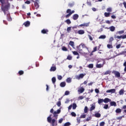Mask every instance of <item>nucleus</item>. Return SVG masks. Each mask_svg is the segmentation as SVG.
<instances>
[{"mask_svg":"<svg viewBox=\"0 0 126 126\" xmlns=\"http://www.w3.org/2000/svg\"><path fill=\"white\" fill-rule=\"evenodd\" d=\"M110 14H111V13H107V12L104 13V16H105V17H109L110 16Z\"/></svg>","mask_w":126,"mask_h":126,"instance_id":"nucleus-28","label":"nucleus"},{"mask_svg":"<svg viewBox=\"0 0 126 126\" xmlns=\"http://www.w3.org/2000/svg\"><path fill=\"white\" fill-rule=\"evenodd\" d=\"M88 67L89 68H93V67H94V65H93V64H90L88 65Z\"/></svg>","mask_w":126,"mask_h":126,"instance_id":"nucleus-42","label":"nucleus"},{"mask_svg":"<svg viewBox=\"0 0 126 126\" xmlns=\"http://www.w3.org/2000/svg\"><path fill=\"white\" fill-rule=\"evenodd\" d=\"M117 33H118V34H124V33H125V31H120L118 32Z\"/></svg>","mask_w":126,"mask_h":126,"instance_id":"nucleus-49","label":"nucleus"},{"mask_svg":"<svg viewBox=\"0 0 126 126\" xmlns=\"http://www.w3.org/2000/svg\"><path fill=\"white\" fill-rule=\"evenodd\" d=\"M84 26L85 27H88V26H89V23H84Z\"/></svg>","mask_w":126,"mask_h":126,"instance_id":"nucleus-51","label":"nucleus"},{"mask_svg":"<svg viewBox=\"0 0 126 126\" xmlns=\"http://www.w3.org/2000/svg\"><path fill=\"white\" fill-rule=\"evenodd\" d=\"M95 103H93L92 105V106L91 107L90 109V111L91 112H92V111H93L94 110H95Z\"/></svg>","mask_w":126,"mask_h":126,"instance_id":"nucleus-10","label":"nucleus"},{"mask_svg":"<svg viewBox=\"0 0 126 126\" xmlns=\"http://www.w3.org/2000/svg\"><path fill=\"white\" fill-rule=\"evenodd\" d=\"M85 89H84V88H83V87H81L80 88H79V89L78 90V92L79 93H83L84 92Z\"/></svg>","mask_w":126,"mask_h":126,"instance_id":"nucleus-6","label":"nucleus"},{"mask_svg":"<svg viewBox=\"0 0 126 126\" xmlns=\"http://www.w3.org/2000/svg\"><path fill=\"white\" fill-rule=\"evenodd\" d=\"M50 113H51V114H53V117L56 119V120H58V117H59L58 114L61 113V110L58 109L57 111L54 112V109L52 108L50 110Z\"/></svg>","mask_w":126,"mask_h":126,"instance_id":"nucleus-3","label":"nucleus"},{"mask_svg":"<svg viewBox=\"0 0 126 126\" xmlns=\"http://www.w3.org/2000/svg\"><path fill=\"white\" fill-rule=\"evenodd\" d=\"M78 17H79L78 14H75L73 16V20H77V19H78Z\"/></svg>","mask_w":126,"mask_h":126,"instance_id":"nucleus-9","label":"nucleus"},{"mask_svg":"<svg viewBox=\"0 0 126 126\" xmlns=\"http://www.w3.org/2000/svg\"><path fill=\"white\" fill-rule=\"evenodd\" d=\"M66 81L68 83H70V82H71V79L70 78H67Z\"/></svg>","mask_w":126,"mask_h":126,"instance_id":"nucleus-35","label":"nucleus"},{"mask_svg":"<svg viewBox=\"0 0 126 126\" xmlns=\"http://www.w3.org/2000/svg\"><path fill=\"white\" fill-rule=\"evenodd\" d=\"M106 29H110V30L111 32H114V31H115V30H116V28L114 26H112L108 28H106Z\"/></svg>","mask_w":126,"mask_h":126,"instance_id":"nucleus-8","label":"nucleus"},{"mask_svg":"<svg viewBox=\"0 0 126 126\" xmlns=\"http://www.w3.org/2000/svg\"><path fill=\"white\" fill-rule=\"evenodd\" d=\"M87 4H88V5H90V6H91L92 5L91 1H87Z\"/></svg>","mask_w":126,"mask_h":126,"instance_id":"nucleus-59","label":"nucleus"},{"mask_svg":"<svg viewBox=\"0 0 126 126\" xmlns=\"http://www.w3.org/2000/svg\"><path fill=\"white\" fill-rule=\"evenodd\" d=\"M71 115L72 117H76V114H75L74 112H72L71 113Z\"/></svg>","mask_w":126,"mask_h":126,"instance_id":"nucleus-52","label":"nucleus"},{"mask_svg":"<svg viewBox=\"0 0 126 126\" xmlns=\"http://www.w3.org/2000/svg\"><path fill=\"white\" fill-rule=\"evenodd\" d=\"M100 126H104L105 125V122H102L99 124Z\"/></svg>","mask_w":126,"mask_h":126,"instance_id":"nucleus-57","label":"nucleus"},{"mask_svg":"<svg viewBox=\"0 0 126 126\" xmlns=\"http://www.w3.org/2000/svg\"><path fill=\"white\" fill-rule=\"evenodd\" d=\"M86 118V115L83 114L80 116V119H85Z\"/></svg>","mask_w":126,"mask_h":126,"instance_id":"nucleus-38","label":"nucleus"},{"mask_svg":"<svg viewBox=\"0 0 126 126\" xmlns=\"http://www.w3.org/2000/svg\"><path fill=\"white\" fill-rule=\"evenodd\" d=\"M57 105L58 107H61V105H62V103L61 102V101H59L57 103Z\"/></svg>","mask_w":126,"mask_h":126,"instance_id":"nucleus-45","label":"nucleus"},{"mask_svg":"<svg viewBox=\"0 0 126 126\" xmlns=\"http://www.w3.org/2000/svg\"><path fill=\"white\" fill-rule=\"evenodd\" d=\"M108 74H109V75H111V71L110 70H107L103 73V75H107Z\"/></svg>","mask_w":126,"mask_h":126,"instance_id":"nucleus-21","label":"nucleus"},{"mask_svg":"<svg viewBox=\"0 0 126 126\" xmlns=\"http://www.w3.org/2000/svg\"><path fill=\"white\" fill-rule=\"evenodd\" d=\"M62 51H64V52H66L67 51V48L65 47V46H63L62 47Z\"/></svg>","mask_w":126,"mask_h":126,"instance_id":"nucleus-41","label":"nucleus"},{"mask_svg":"<svg viewBox=\"0 0 126 126\" xmlns=\"http://www.w3.org/2000/svg\"><path fill=\"white\" fill-rule=\"evenodd\" d=\"M94 116L95 117V118H100L101 117V114L97 112V113H96L94 114Z\"/></svg>","mask_w":126,"mask_h":126,"instance_id":"nucleus-18","label":"nucleus"},{"mask_svg":"<svg viewBox=\"0 0 126 126\" xmlns=\"http://www.w3.org/2000/svg\"><path fill=\"white\" fill-rule=\"evenodd\" d=\"M84 96L81 95V96H80L79 97H78V99L79 100H82V99H84Z\"/></svg>","mask_w":126,"mask_h":126,"instance_id":"nucleus-61","label":"nucleus"},{"mask_svg":"<svg viewBox=\"0 0 126 126\" xmlns=\"http://www.w3.org/2000/svg\"><path fill=\"white\" fill-rule=\"evenodd\" d=\"M106 11L107 12H112V8L109 7L106 9Z\"/></svg>","mask_w":126,"mask_h":126,"instance_id":"nucleus-36","label":"nucleus"},{"mask_svg":"<svg viewBox=\"0 0 126 126\" xmlns=\"http://www.w3.org/2000/svg\"><path fill=\"white\" fill-rule=\"evenodd\" d=\"M112 73L115 75V77H117L118 78L121 77V73L119 71L113 70Z\"/></svg>","mask_w":126,"mask_h":126,"instance_id":"nucleus-4","label":"nucleus"},{"mask_svg":"<svg viewBox=\"0 0 126 126\" xmlns=\"http://www.w3.org/2000/svg\"><path fill=\"white\" fill-rule=\"evenodd\" d=\"M81 46H82V48L83 49V48H85V49H86V50H87V51H88V47H87L86 45H85L84 43H81Z\"/></svg>","mask_w":126,"mask_h":126,"instance_id":"nucleus-19","label":"nucleus"},{"mask_svg":"<svg viewBox=\"0 0 126 126\" xmlns=\"http://www.w3.org/2000/svg\"><path fill=\"white\" fill-rule=\"evenodd\" d=\"M84 113L86 114L88 112V107L87 106H85L84 108Z\"/></svg>","mask_w":126,"mask_h":126,"instance_id":"nucleus-29","label":"nucleus"},{"mask_svg":"<svg viewBox=\"0 0 126 126\" xmlns=\"http://www.w3.org/2000/svg\"><path fill=\"white\" fill-rule=\"evenodd\" d=\"M85 33V32H84V30H80L78 31V34H79L80 35H83Z\"/></svg>","mask_w":126,"mask_h":126,"instance_id":"nucleus-11","label":"nucleus"},{"mask_svg":"<svg viewBox=\"0 0 126 126\" xmlns=\"http://www.w3.org/2000/svg\"><path fill=\"white\" fill-rule=\"evenodd\" d=\"M69 44L72 47H73L74 46V42L72 41H70Z\"/></svg>","mask_w":126,"mask_h":126,"instance_id":"nucleus-37","label":"nucleus"},{"mask_svg":"<svg viewBox=\"0 0 126 126\" xmlns=\"http://www.w3.org/2000/svg\"><path fill=\"white\" fill-rule=\"evenodd\" d=\"M88 36L90 41H93V38H92V36H91V35L88 34Z\"/></svg>","mask_w":126,"mask_h":126,"instance_id":"nucleus-56","label":"nucleus"},{"mask_svg":"<svg viewBox=\"0 0 126 126\" xmlns=\"http://www.w3.org/2000/svg\"><path fill=\"white\" fill-rule=\"evenodd\" d=\"M47 32H49V31H48V30L43 29L41 31V33L42 34H47Z\"/></svg>","mask_w":126,"mask_h":126,"instance_id":"nucleus-22","label":"nucleus"},{"mask_svg":"<svg viewBox=\"0 0 126 126\" xmlns=\"http://www.w3.org/2000/svg\"><path fill=\"white\" fill-rule=\"evenodd\" d=\"M57 70V67L56 66H52L50 69V71H56Z\"/></svg>","mask_w":126,"mask_h":126,"instance_id":"nucleus-14","label":"nucleus"},{"mask_svg":"<svg viewBox=\"0 0 126 126\" xmlns=\"http://www.w3.org/2000/svg\"><path fill=\"white\" fill-rule=\"evenodd\" d=\"M103 102H104L103 99H101V98L98 99V104H102V103H103Z\"/></svg>","mask_w":126,"mask_h":126,"instance_id":"nucleus-24","label":"nucleus"},{"mask_svg":"<svg viewBox=\"0 0 126 126\" xmlns=\"http://www.w3.org/2000/svg\"><path fill=\"white\" fill-rule=\"evenodd\" d=\"M72 53L74 56H79V54L77 51H72Z\"/></svg>","mask_w":126,"mask_h":126,"instance_id":"nucleus-34","label":"nucleus"},{"mask_svg":"<svg viewBox=\"0 0 126 126\" xmlns=\"http://www.w3.org/2000/svg\"><path fill=\"white\" fill-rule=\"evenodd\" d=\"M67 60H68L69 61H71V60H72V57L70 56H68L67 57Z\"/></svg>","mask_w":126,"mask_h":126,"instance_id":"nucleus-46","label":"nucleus"},{"mask_svg":"<svg viewBox=\"0 0 126 126\" xmlns=\"http://www.w3.org/2000/svg\"><path fill=\"white\" fill-rule=\"evenodd\" d=\"M58 79L59 80H62V79H63V77L61 75H58Z\"/></svg>","mask_w":126,"mask_h":126,"instance_id":"nucleus-54","label":"nucleus"},{"mask_svg":"<svg viewBox=\"0 0 126 126\" xmlns=\"http://www.w3.org/2000/svg\"><path fill=\"white\" fill-rule=\"evenodd\" d=\"M0 2L1 3V9L4 13V15L6 14V11L9 9L10 7V4L8 2H5L4 0H0Z\"/></svg>","mask_w":126,"mask_h":126,"instance_id":"nucleus-1","label":"nucleus"},{"mask_svg":"<svg viewBox=\"0 0 126 126\" xmlns=\"http://www.w3.org/2000/svg\"><path fill=\"white\" fill-rule=\"evenodd\" d=\"M116 90L115 89H110L106 91V93H115Z\"/></svg>","mask_w":126,"mask_h":126,"instance_id":"nucleus-7","label":"nucleus"},{"mask_svg":"<svg viewBox=\"0 0 126 126\" xmlns=\"http://www.w3.org/2000/svg\"><path fill=\"white\" fill-rule=\"evenodd\" d=\"M77 123L78 125H79V124H80V117L77 118Z\"/></svg>","mask_w":126,"mask_h":126,"instance_id":"nucleus-48","label":"nucleus"},{"mask_svg":"<svg viewBox=\"0 0 126 126\" xmlns=\"http://www.w3.org/2000/svg\"><path fill=\"white\" fill-rule=\"evenodd\" d=\"M52 114H50L49 117H47V122L50 124H52V126H58V122L57 119H52Z\"/></svg>","mask_w":126,"mask_h":126,"instance_id":"nucleus-2","label":"nucleus"},{"mask_svg":"<svg viewBox=\"0 0 126 126\" xmlns=\"http://www.w3.org/2000/svg\"><path fill=\"white\" fill-rule=\"evenodd\" d=\"M65 85H66V83H65V82H62L60 83L61 87H64Z\"/></svg>","mask_w":126,"mask_h":126,"instance_id":"nucleus-17","label":"nucleus"},{"mask_svg":"<svg viewBox=\"0 0 126 126\" xmlns=\"http://www.w3.org/2000/svg\"><path fill=\"white\" fill-rule=\"evenodd\" d=\"M81 45H79L78 46H77V48L79 52V53H80V52H82V49H81V48H80Z\"/></svg>","mask_w":126,"mask_h":126,"instance_id":"nucleus-30","label":"nucleus"},{"mask_svg":"<svg viewBox=\"0 0 126 126\" xmlns=\"http://www.w3.org/2000/svg\"><path fill=\"white\" fill-rule=\"evenodd\" d=\"M104 66V64H96V68H101V67H103Z\"/></svg>","mask_w":126,"mask_h":126,"instance_id":"nucleus-13","label":"nucleus"},{"mask_svg":"<svg viewBox=\"0 0 126 126\" xmlns=\"http://www.w3.org/2000/svg\"><path fill=\"white\" fill-rule=\"evenodd\" d=\"M123 65H124V66H125V68H124V70H125V71H126V62H125L124 63Z\"/></svg>","mask_w":126,"mask_h":126,"instance_id":"nucleus-62","label":"nucleus"},{"mask_svg":"<svg viewBox=\"0 0 126 126\" xmlns=\"http://www.w3.org/2000/svg\"><path fill=\"white\" fill-rule=\"evenodd\" d=\"M70 15H71V14L70 13L67 14L65 16V18H68V17H69V16H70Z\"/></svg>","mask_w":126,"mask_h":126,"instance_id":"nucleus-60","label":"nucleus"},{"mask_svg":"<svg viewBox=\"0 0 126 126\" xmlns=\"http://www.w3.org/2000/svg\"><path fill=\"white\" fill-rule=\"evenodd\" d=\"M107 48L108 49H112L113 48V45H111V44H107Z\"/></svg>","mask_w":126,"mask_h":126,"instance_id":"nucleus-47","label":"nucleus"},{"mask_svg":"<svg viewBox=\"0 0 126 126\" xmlns=\"http://www.w3.org/2000/svg\"><path fill=\"white\" fill-rule=\"evenodd\" d=\"M70 31H71V27H69L67 28L66 32H67V33H69V32H70Z\"/></svg>","mask_w":126,"mask_h":126,"instance_id":"nucleus-31","label":"nucleus"},{"mask_svg":"<svg viewBox=\"0 0 126 126\" xmlns=\"http://www.w3.org/2000/svg\"><path fill=\"white\" fill-rule=\"evenodd\" d=\"M64 95H69V91H65L64 93Z\"/></svg>","mask_w":126,"mask_h":126,"instance_id":"nucleus-58","label":"nucleus"},{"mask_svg":"<svg viewBox=\"0 0 126 126\" xmlns=\"http://www.w3.org/2000/svg\"><path fill=\"white\" fill-rule=\"evenodd\" d=\"M110 106H114V107H116L117 103H116V102H115V101H111V102H110Z\"/></svg>","mask_w":126,"mask_h":126,"instance_id":"nucleus-16","label":"nucleus"},{"mask_svg":"<svg viewBox=\"0 0 126 126\" xmlns=\"http://www.w3.org/2000/svg\"><path fill=\"white\" fill-rule=\"evenodd\" d=\"M91 119H92L91 116L89 117L86 118V122H89V121H90L91 120Z\"/></svg>","mask_w":126,"mask_h":126,"instance_id":"nucleus-44","label":"nucleus"},{"mask_svg":"<svg viewBox=\"0 0 126 126\" xmlns=\"http://www.w3.org/2000/svg\"><path fill=\"white\" fill-rule=\"evenodd\" d=\"M97 51V46H95L94 48L93 51H92V53H95V52Z\"/></svg>","mask_w":126,"mask_h":126,"instance_id":"nucleus-43","label":"nucleus"},{"mask_svg":"<svg viewBox=\"0 0 126 126\" xmlns=\"http://www.w3.org/2000/svg\"><path fill=\"white\" fill-rule=\"evenodd\" d=\"M52 81L54 84L56 83V77H54L52 78Z\"/></svg>","mask_w":126,"mask_h":126,"instance_id":"nucleus-33","label":"nucleus"},{"mask_svg":"<svg viewBox=\"0 0 126 126\" xmlns=\"http://www.w3.org/2000/svg\"><path fill=\"white\" fill-rule=\"evenodd\" d=\"M65 22L67 23V24H71V21H70V20L69 19H67L65 21Z\"/></svg>","mask_w":126,"mask_h":126,"instance_id":"nucleus-27","label":"nucleus"},{"mask_svg":"<svg viewBox=\"0 0 126 126\" xmlns=\"http://www.w3.org/2000/svg\"><path fill=\"white\" fill-rule=\"evenodd\" d=\"M66 13H71V10L70 9H68L66 10Z\"/></svg>","mask_w":126,"mask_h":126,"instance_id":"nucleus-53","label":"nucleus"},{"mask_svg":"<svg viewBox=\"0 0 126 126\" xmlns=\"http://www.w3.org/2000/svg\"><path fill=\"white\" fill-rule=\"evenodd\" d=\"M74 4L72 3H69L68 5L69 6V7H72V6H73Z\"/></svg>","mask_w":126,"mask_h":126,"instance_id":"nucleus-50","label":"nucleus"},{"mask_svg":"<svg viewBox=\"0 0 126 126\" xmlns=\"http://www.w3.org/2000/svg\"><path fill=\"white\" fill-rule=\"evenodd\" d=\"M99 39H106V35H101L99 37Z\"/></svg>","mask_w":126,"mask_h":126,"instance_id":"nucleus-32","label":"nucleus"},{"mask_svg":"<svg viewBox=\"0 0 126 126\" xmlns=\"http://www.w3.org/2000/svg\"><path fill=\"white\" fill-rule=\"evenodd\" d=\"M124 93H125V90L123 89L119 91V95H124Z\"/></svg>","mask_w":126,"mask_h":126,"instance_id":"nucleus-23","label":"nucleus"},{"mask_svg":"<svg viewBox=\"0 0 126 126\" xmlns=\"http://www.w3.org/2000/svg\"><path fill=\"white\" fill-rule=\"evenodd\" d=\"M122 39H126V34L122 35Z\"/></svg>","mask_w":126,"mask_h":126,"instance_id":"nucleus-64","label":"nucleus"},{"mask_svg":"<svg viewBox=\"0 0 126 126\" xmlns=\"http://www.w3.org/2000/svg\"><path fill=\"white\" fill-rule=\"evenodd\" d=\"M18 73H19V75H22V74H24V71H23V70H20L18 72Z\"/></svg>","mask_w":126,"mask_h":126,"instance_id":"nucleus-40","label":"nucleus"},{"mask_svg":"<svg viewBox=\"0 0 126 126\" xmlns=\"http://www.w3.org/2000/svg\"><path fill=\"white\" fill-rule=\"evenodd\" d=\"M104 103H109V102H111V99L108 98H105L103 99Z\"/></svg>","mask_w":126,"mask_h":126,"instance_id":"nucleus-15","label":"nucleus"},{"mask_svg":"<svg viewBox=\"0 0 126 126\" xmlns=\"http://www.w3.org/2000/svg\"><path fill=\"white\" fill-rule=\"evenodd\" d=\"M123 118H125V116H121L119 117H117V120H122V119H123Z\"/></svg>","mask_w":126,"mask_h":126,"instance_id":"nucleus-55","label":"nucleus"},{"mask_svg":"<svg viewBox=\"0 0 126 126\" xmlns=\"http://www.w3.org/2000/svg\"><path fill=\"white\" fill-rule=\"evenodd\" d=\"M86 75V73L80 74L79 75H77L76 76V79L79 80V79H80L81 78V79L83 78V77H84V76H85Z\"/></svg>","mask_w":126,"mask_h":126,"instance_id":"nucleus-5","label":"nucleus"},{"mask_svg":"<svg viewBox=\"0 0 126 126\" xmlns=\"http://www.w3.org/2000/svg\"><path fill=\"white\" fill-rule=\"evenodd\" d=\"M23 25H25V26L26 27H28V26H30V22H29V21L25 22L23 24Z\"/></svg>","mask_w":126,"mask_h":126,"instance_id":"nucleus-12","label":"nucleus"},{"mask_svg":"<svg viewBox=\"0 0 126 126\" xmlns=\"http://www.w3.org/2000/svg\"><path fill=\"white\" fill-rule=\"evenodd\" d=\"M63 118L60 119L59 121V124H62V123H63Z\"/></svg>","mask_w":126,"mask_h":126,"instance_id":"nucleus-63","label":"nucleus"},{"mask_svg":"<svg viewBox=\"0 0 126 126\" xmlns=\"http://www.w3.org/2000/svg\"><path fill=\"white\" fill-rule=\"evenodd\" d=\"M34 6L36 8V9H38V8L39 7V3H38V2L35 1L34 2Z\"/></svg>","mask_w":126,"mask_h":126,"instance_id":"nucleus-20","label":"nucleus"},{"mask_svg":"<svg viewBox=\"0 0 126 126\" xmlns=\"http://www.w3.org/2000/svg\"><path fill=\"white\" fill-rule=\"evenodd\" d=\"M116 113H117V114H119L120 113H122V109H120V108H117L116 111H115Z\"/></svg>","mask_w":126,"mask_h":126,"instance_id":"nucleus-25","label":"nucleus"},{"mask_svg":"<svg viewBox=\"0 0 126 126\" xmlns=\"http://www.w3.org/2000/svg\"><path fill=\"white\" fill-rule=\"evenodd\" d=\"M104 109H105V110H107V109H109V105L108 104H105L104 107Z\"/></svg>","mask_w":126,"mask_h":126,"instance_id":"nucleus-39","label":"nucleus"},{"mask_svg":"<svg viewBox=\"0 0 126 126\" xmlns=\"http://www.w3.org/2000/svg\"><path fill=\"white\" fill-rule=\"evenodd\" d=\"M72 106L73 110H75V109H76V107H77V105L76 103H73Z\"/></svg>","mask_w":126,"mask_h":126,"instance_id":"nucleus-26","label":"nucleus"}]
</instances>
